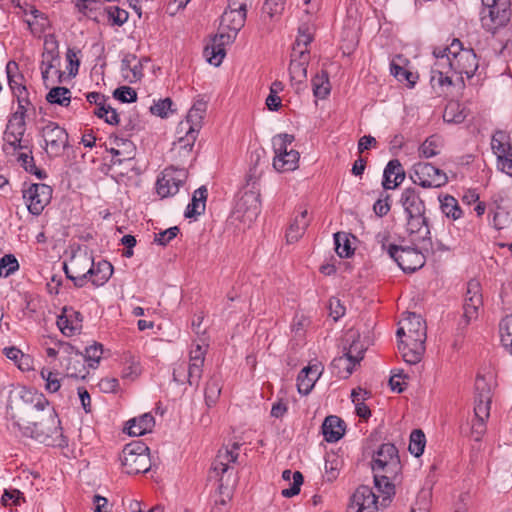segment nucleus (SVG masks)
Here are the masks:
<instances>
[{
	"label": "nucleus",
	"mask_w": 512,
	"mask_h": 512,
	"mask_svg": "<svg viewBox=\"0 0 512 512\" xmlns=\"http://www.w3.org/2000/svg\"><path fill=\"white\" fill-rule=\"evenodd\" d=\"M9 410L8 428L15 434L19 432L22 436L35 439L47 446H68V440L62 433L60 420L53 408H48L46 411L37 414L36 419H24L23 417L16 419V414L11 406Z\"/></svg>",
	"instance_id": "nucleus-1"
},
{
	"label": "nucleus",
	"mask_w": 512,
	"mask_h": 512,
	"mask_svg": "<svg viewBox=\"0 0 512 512\" xmlns=\"http://www.w3.org/2000/svg\"><path fill=\"white\" fill-rule=\"evenodd\" d=\"M400 339L398 350L403 360L410 365L418 364L425 352L427 327L420 315L408 312L396 332Z\"/></svg>",
	"instance_id": "nucleus-2"
},
{
	"label": "nucleus",
	"mask_w": 512,
	"mask_h": 512,
	"mask_svg": "<svg viewBox=\"0 0 512 512\" xmlns=\"http://www.w3.org/2000/svg\"><path fill=\"white\" fill-rule=\"evenodd\" d=\"M206 110L207 102L204 99H197L194 102L186 116V120L178 124V139L173 143L172 151H178L179 155L184 157L190 155L202 126Z\"/></svg>",
	"instance_id": "nucleus-3"
},
{
	"label": "nucleus",
	"mask_w": 512,
	"mask_h": 512,
	"mask_svg": "<svg viewBox=\"0 0 512 512\" xmlns=\"http://www.w3.org/2000/svg\"><path fill=\"white\" fill-rule=\"evenodd\" d=\"M10 406L16 414V419H19V417H23L24 419H36L37 414L50 408L49 402L43 394L26 387H22L18 391V401L15 403V407L9 404L7 406V412L10 411Z\"/></svg>",
	"instance_id": "nucleus-4"
},
{
	"label": "nucleus",
	"mask_w": 512,
	"mask_h": 512,
	"mask_svg": "<svg viewBox=\"0 0 512 512\" xmlns=\"http://www.w3.org/2000/svg\"><path fill=\"white\" fill-rule=\"evenodd\" d=\"M482 4L480 21L486 31L494 33L509 22L511 16L509 0H482Z\"/></svg>",
	"instance_id": "nucleus-5"
},
{
	"label": "nucleus",
	"mask_w": 512,
	"mask_h": 512,
	"mask_svg": "<svg viewBox=\"0 0 512 512\" xmlns=\"http://www.w3.org/2000/svg\"><path fill=\"white\" fill-rule=\"evenodd\" d=\"M149 448L140 441L127 444L121 456L122 465L127 474L146 473L150 470L151 462Z\"/></svg>",
	"instance_id": "nucleus-6"
},
{
	"label": "nucleus",
	"mask_w": 512,
	"mask_h": 512,
	"mask_svg": "<svg viewBox=\"0 0 512 512\" xmlns=\"http://www.w3.org/2000/svg\"><path fill=\"white\" fill-rule=\"evenodd\" d=\"M25 118L20 112H14L9 117L3 136V150L6 154L14 155L17 150L28 149L27 145L22 143L26 131Z\"/></svg>",
	"instance_id": "nucleus-7"
},
{
	"label": "nucleus",
	"mask_w": 512,
	"mask_h": 512,
	"mask_svg": "<svg viewBox=\"0 0 512 512\" xmlns=\"http://www.w3.org/2000/svg\"><path fill=\"white\" fill-rule=\"evenodd\" d=\"M450 54L453 56L454 73L471 78L478 69L477 56L472 49L463 48L459 39H453L449 45Z\"/></svg>",
	"instance_id": "nucleus-8"
},
{
	"label": "nucleus",
	"mask_w": 512,
	"mask_h": 512,
	"mask_svg": "<svg viewBox=\"0 0 512 512\" xmlns=\"http://www.w3.org/2000/svg\"><path fill=\"white\" fill-rule=\"evenodd\" d=\"M411 179L413 183L423 188H439L448 182L445 172L427 162H420L413 166Z\"/></svg>",
	"instance_id": "nucleus-9"
},
{
	"label": "nucleus",
	"mask_w": 512,
	"mask_h": 512,
	"mask_svg": "<svg viewBox=\"0 0 512 512\" xmlns=\"http://www.w3.org/2000/svg\"><path fill=\"white\" fill-rule=\"evenodd\" d=\"M388 255L404 272H415L425 264V256L421 251L412 247H402L390 244Z\"/></svg>",
	"instance_id": "nucleus-10"
},
{
	"label": "nucleus",
	"mask_w": 512,
	"mask_h": 512,
	"mask_svg": "<svg viewBox=\"0 0 512 512\" xmlns=\"http://www.w3.org/2000/svg\"><path fill=\"white\" fill-rule=\"evenodd\" d=\"M42 137L49 157H60L64 150L69 147L67 131L55 122L50 121L42 128Z\"/></svg>",
	"instance_id": "nucleus-11"
},
{
	"label": "nucleus",
	"mask_w": 512,
	"mask_h": 512,
	"mask_svg": "<svg viewBox=\"0 0 512 512\" xmlns=\"http://www.w3.org/2000/svg\"><path fill=\"white\" fill-rule=\"evenodd\" d=\"M187 177L188 171L185 168H176L174 166L165 168L161 173V177L156 182L158 195L162 198L175 195Z\"/></svg>",
	"instance_id": "nucleus-12"
},
{
	"label": "nucleus",
	"mask_w": 512,
	"mask_h": 512,
	"mask_svg": "<svg viewBox=\"0 0 512 512\" xmlns=\"http://www.w3.org/2000/svg\"><path fill=\"white\" fill-rule=\"evenodd\" d=\"M400 467L397 448L391 443L382 444L373 455V472H386L390 475H397Z\"/></svg>",
	"instance_id": "nucleus-13"
},
{
	"label": "nucleus",
	"mask_w": 512,
	"mask_h": 512,
	"mask_svg": "<svg viewBox=\"0 0 512 512\" xmlns=\"http://www.w3.org/2000/svg\"><path fill=\"white\" fill-rule=\"evenodd\" d=\"M22 192L29 212L36 216L42 213L52 197V188L43 183L30 184Z\"/></svg>",
	"instance_id": "nucleus-14"
},
{
	"label": "nucleus",
	"mask_w": 512,
	"mask_h": 512,
	"mask_svg": "<svg viewBox=\"0 0 512 512\" xmlns=\"http://www.w3.org/2000/svg\"><path fill=\"white\" fill-rule=\"evenodd\" d=\"M62 348L64 352L68 354L62 362L66 376L76 379H85L89 372L86 368L83 354L75 350L70 344H63Z\"/></svg>",
	"instance_id": "nucleus-15"
},
{
	"label": "nucleus",
	"mask_w": 512,
	"mask_h": 512,
	"mask_svg": "<svg viewBox=\"0 0 512 512\" xmlns=\"http://www.w3.org/2000/svg\"><path fill=\"white\" fill-rule=\"evenodd\" d=\"M483 305L480 283L476 280H470L467 283V291L464 299L463 317L468 324L471 320L477 319L479 309Z\"/></svg>",
	"instance_id": "nucleus-16"
},
{
	"label": "nucleus",
	"mask_w": 512,
	"mask_h": 512,
	"mask_svg": "<svg viewBox=\"0 0 512 512\" xmlns=\"http://www.w3.org/2000/svg\"><path fill=\"white\" fill-rule=\"evenodd\" d=\"M475 418L488 419L490 415L491 387L484 377L478 376L475 381Z\"/></svg>",
	"instance_id": "nucleus-17"
},
{
	"label": "nucleus",
	"mask_w": 512,
	"mask_h": 512,
	"mask_svg": "<svg viewBox=\"0 0 512 512\" xmlns=\"http://www.w3.org/2000/svg\"><path fill=\"white\" fill-rule=\"evenodd\" d=\"M310 60L309 50H299V52L292 51L291 60L289 65L290 81L296 89H300V85L304 83L307 78V67Z\"/></svg>",
	"instance_id": "nucleus-18"
},
{
	"label": "nucleus",
	"mask_w": 512,
	"mask_h": 512,
	"mask_svg": "<svg viewBox=\"0 0 512 512\" xmlns=\"http://www.w3.org/2000/svg\"><path fill=\"white\" fill-rule=\"evenodd\" d=\"M407 232L415 236V240L422 243V248L428 249L432 246L430 228L425 213L407 216Z\"/></svg>",
	"instance_id": "nucleus-19"
},
{
	"label": "nucleus",
	"mask_w": 512,
	"mask_h": 512,
	"mask_svg": "<svg viewBox=\"0 0 512 512\" xmlns=\"http://www.w3.org/2000/svg\"><path fill=\"white\" fill-rule=\"evenodd\" d=\"M377 497L369 486L362 485L352 496L348 512H376Z\"/></svg>",
	"instance_id": "nucleus-20"
},
{
	"label": "nucleus",
	"mask_w": 512,
	"mask_h": 512,
	"mask_svg": "<svg viewBox=\"0 0 512 512\" xmlns=\"http://www.w3.org/2000/svg\"><path fill=\"white\" fill-rule=\"evenodd\" d=\"M203 364L201 361H189V364L180 363L173 370V380L177 383H184L185 380L190 386L198 387L203 373Z\"/></svg>",
	"instance_id": "nucleus-21"
},
{
	"label": "nucleus",
	"mask_w": 512,
	"mask_h": 512,
	"mask_svg": "<svg viewBox=\"0 0 512 512\" xmlns=\"http://www.w3.org/2000/svg\"><path fill=\"white\" fill-rule=\"evenodd\" d=\"M321 373L322 367L319 364L304 367L297 377L298 392L302 395H308L313 389Z\"/></svg>",
	"instance_id": "nucleus-22"
},
{
	"label": "nucleus",
	"mask_w": 512,
	"mask_h": 512,
	"mask_svg": "<svg viewBox=\"0 0 512 512\" xmlns=\"http://www.w3.org/2000/svg\"><path fill=\"white\" fill-rule=\"evenodd\" d=\"M238 212H243V216L253 221L261 211L259 194L249 191L245 192L237 204Z\"/></svg>",
	"instance_id": "nucleus-23"
},
{
	"label": "nucleus",
	"mask_w": 512,
	"mask_h": 512,
	"mask_svg": "<svg viewBox=\"0 0 512 512\" xmlns=\"http://www.w3.org/2000/svg\"><path fill=\"white\" fill-rule=\"evenodd\" d=\"M400 202L407 216L419 215L425 213L426 207L424 201L420 198L419 193L414 188H406L403 190Z\"/></svg>",
	"instance_id": "nucleus-24"
},
{
	"label": "nucleus",
	"mask_w": 512,
	"mask_h": 512,
	"mask_svg": "<svg viewBox=\"0 0 512 512\" xmlns=\"http://www.w3.org/2000/svg\"><path fill=\"white\" fill-rule=\"evenodd\" d=\"M404 178L405 172L401 163L396 159L390 160L384 169L382 185L386 190L395 189Z\"/></svg>",
	"instance_id": "nucleus-25"
},
{
	"label": "nucleus",
	"mask_w": 512,
	"mask_h": 512,
	"mask_svg": "<svg viewBox=\"0 0 512 512\" xmlns=\"http://www.w3.org/2000/svg\"><path fill=\"white\" fill-rule=\"evenodd\" d=\"M89 281L94 286H102L104 285L113 274V266L110 262L106 260H101L97 263L92 261L91 268H89Z\"/></svg>",
	"instance_id": "nucleus-26"
},
{
	"label": "nucleus",
	"mask_w": 512,
	"mask_h": 512,
	"mask_svg": "<svg viewBox=\"0 0 512 512\" xmlns=\"http://www.w3.org/2000/svg\"><path fill=\"white\" fill-rule=\"evenodd\" d=\"M435 62L431 73H450L454 72L453 56L450 54L449 46L435 47L433 49Z\"/></svg>",
	"instance_id": "nucleus-27"
},
{
	"label": "nucleus",
	"mask_w": 512,
	"mask_h": 512,
	"mask_svg": "<svg viewBox=\"0 0 512 512\" xmlns=\"http://www.w3.org/2000/svg\"><path fill=\"white\" fill-rule=\"evenodd\" d=\"M322 433L328 442H337L345 433V424L338 416L330 415L322 424Z\"/></svg>",
	"instance_id": "nucleus-28"
},
{
	"label": "nucleus",
	"mask_w": 512,
	"mask_h": 512,
	"mask_svg": "<svg viewBox=\"0 0 512 512\" xmlns=\"http://www.w3.org/2000/svg\"><path fill=\"white\" fill-rule=\"evenodd\" d=\"M247 10H225L221 16L220 29L238 34L245 24Z\"/></svg>",
	"instance_id": "nucleus-29"
},
{
	"label": "nucleus",
	"mask_w": 512,
	"mask_h": 512,
	"mask_svg": "<svg viewBox=\"0 0 512 512\" xmlns=\"http://www.w3.org/2000/svg\"><path fill=\"white\" fill-rule=\"evenodd\" d=\"M93 261V257L88 252H78L75 253L71 259L70 263H64L63 269L65 274H87L89 275L88 270L91 268V264Z\"/></svg>",
	"instance_id": "nucleus-30"
},
{
	"label": "nucleus",
	"mask_w": 512,
	"mask_h": 512,
	"mask_svg": "<svg viewBox=\"0 0 512 512\" xmlns=\"http://www.w3.org/2000/svg\"><path fill=\"white\" fill-rule=\"evenodd\" d=\"M155 419L150 413H145L138 418H133L127 422L126 430L131 436H141L150 432L154 427Z\"/></svg>",
	"instance_id": "nucleus-31"
},
{
	"label": "nucleus",
	"mask_w": 512,
	"mask_h": 512,
	"mask_svg": "<svg viewBox=\"0 0 512 512\" xmlns=\"http://www.w3.org/2000/svg\"><path fill=\"white\" fill-rule=\"evenodd\" d=\"M208 190L205 186H201L193 193L191 203L188 204L185 217L194 218L204 213L206 208Z\"/></svg>",
	"instance_id": "nucleus-32"
},
{
	"label": "nucleus",
	"mask_w": 512,
	"mask_h": 512,
	"mask_svg": "<svg viewBox=\"0 0 512 512\" xmlns=\"http://www.w3.org/2000/svg\"><path fill=\"white\" fill-rule=\"evenodd\" d=\"M307 214V210L301 211L290 224L286 232V240L288 243L297 242L304 234L309 225Z\"/></svg>",
	"instance_id": "nucleus-33"
},
{
	"label": "nucleus",
	"mask_w": 512,
	"mask_h": 512,
	"mask_svg": "<svg viewBox=\"0 0 512 512\" xmlns=\"http://www.w3.org/2000/svg\"><path fill=\"white\" fill-rule=\"evenodd\" d=\"M239 447V443H233L230 449L226 448L225 450H220L213 466L214 470L221 474L226 473L229 469V463L236 462Z\"/></svg>",
	"instance_id": "nucleus-34"
},
{
	"label": "nucleus",
	"mask_w": 512,
	"mask_h": 512,
	"mask_svg": "<svg viewBox=\"0 0 512 512\" xmlns=\"http://www.w3.org/2000/svg\"><path fill=\"white\" fill-rule=\"evenodd\" d=\"M81 321V314L73 311L70 314L59 316L57 325L64 335L71 336L80 331Z\"/></svg>",
	"instance_id": "nucleus-35"
},
{
	"label": "nucleus",
	"mask_w": 512,
	"mask_h": 512,
	"mask_svg": "<svg viewBox=\"0 0 512 512\" xmlns=\"http://www.w3.org/2000/svg\"><path fill=\"white\" fill-rule=\"evenodd\" d=\"M300 154L294 149H290L288 153L281 157L275 156L273 167L279 172L293 171L297 168Z\"/></svg>",
	"instance_id": "nucleus-36"
},
{
	"label": "nucleus",
	"mask_w": 512,
	"mask_h": 512,
	"mask_svg": "<svg viewBox=\"0 0 512 512\" xmlns=\"http://www.w3.org/2000/svg\"><path fill=\"white\" fill-rule=\"evenodd\" d=\"M282 479L289 482L290 487L284 488L281 492L283 497L291 498L300 492V487L303 483V475L299 471L292 472L291 470H284Z\"/></svg>",
	"instance_id": "nucleus-37"
},
{
	"label": "nucleus",
	"mask_w": 512,
	"mask_h": 512,
	"mask_svg": "<svg viewBox=\"0 0 512 512\" xmlns=\"http://www.w3.org/2000/svg\"><path fill=\"white\" fill-rule=\"evenodd\" d=\"M465 108L459 102H449L443 112V119L447 123L459 124L466 119Z\"/></svg>",
	"instance_id": "nucleus-38"
},
{
	"label": "nucleus",
	"mask_w": 512,
	"mask_h": 512,
	"mask_svg": "<svg viewBox=\"0 0 512 512\" xmlns=\"http://www.w3.org/2000/svg\"><path fill=\"white\" fill-rule=\"evenodd\" d=\"M491 147L498 156H503L512 151L509 135L502 130L496 131L492 136Z\"/></svg>",
	"instance_id": "nucleus-39"
},
{
	"label": "nucleus",
	"mask_w": 512,
	"mask_h": 512,
	"mask_svg": "<svg viewBox=\"0 0 512 512\" xmlns=\"http://www.w3.org/2000/svg\"><path fill=\"white\" fill-rule=\"evenodd\" d=\"M355 363L344 353L342 356L336 357L331 362V367L336 370V374L340 378H348L354 370Z\"/></svg>",
	"instance_id": "nucleus-40"
},
{
	"label": "nucleus",
	"mask_w": 512,
	"mask_h": 512,
	"mask_svg": "<svg viewBox=\"0 0 512 512\" xmlns=\"http://www.w3.org/2000/svg\"><path fill=\"white\" fill-rule=\"evenodd\" d=\"M313 93L314 96L320 99H324L330 93V83L328 73L321 71L312 79Z\"/></svg>",
	"instance_id": "nucleus-41"
},
{
	"label": "nucleus",
	"mask_w": 512,
	"mask_h": 512,
	"mask_svg": "<svg viewBox=\"0 0 512 512\" xmlns=\"http://www.w3.org/2000/svg\"><path fill=\"white\" fill-rule=\"evenodd\" d=\"M220 378L216 375H213L205 387V403L208 407H212L216 404L220 393H221V384Z\"/></svg>",
	"instance_id": "nucleus-42"
},
{
	"label": "nucleus",
	"mask_w": 512,
	"mask_h": 512,
	"mask_svg": "<svg viewBox=\"0 0 512 512\" xmlns=\"http://www.w3.org/2000/svg\"><path fill=\"white\" fill-rule=\"evenodd\" d=\"M439 200L441 210L447 217L457 220L462 216V210L453 196L445 195Z\"/></svg>",
	"instance_id": "nucleus-43"
},
{
	"label": "nucleus",
	"mask_w": 512,
	"mask_h": 512,
	"mask_svg": "<svg viewBox=\"0 0 512 512\" xmlns=\"http://www.w3.org/2000/svg\"><path fill=\"white\" fill-rule=\"evenodd\" d=\"M76 7L80 13L88 18L97 20L101 13L102 3L98 0H78Z\"/></svg>",
	"instance_id": "nucleus-44"
},
{
	"label": "nucleus",
	"mask_w": 512,
	"mask_h": 512,
	"mask_svg": "<svg viewBox=\"0 0 512 512\" xmlns=\"http://www.w3.org/2000/svg\"><path fill=\"white\" fill-rule=\"evenodd\" d=\"M46 100L50 104L68 106L71 101L70 90L66 87H53L46 95Z\"/></svg>",
	"instance_id": "nucleus-45"
},
{
	"label": "nucleus",
	"mask_w": 512,
	"mask_h": 512,
	"mask_svg": "<svg viewBox=\"0 0 512 512\" xmlns=\"http://www.w3.org/2000/svg\"><path fill=\"white\" fill-rule=\"evenodd\" d=\"M425 435L422 430L415 429L411 432L409 451L415 457H419L423 454L425 448Z\"/></svg>",
	"instance_id": "nucleus-46"
},
{
	"label": "nucleus",
	"mask_w": 512,
	"mask_h": 512,
	"mask_svg": "<svg viewBox=\"0 0 512 512\" xmlns=\"http://www.w3.org/2000/svg\"><path fill=\"white\" fill-rule=\"evenodd\" d=\"M430 83L438 94H443L452 86V77L450 73H431Z\"/></svg>",
	"instance_id": "nucleus-47"
},
{
	"label": "nucleus",
	"mask_w": 512,
	"mask_h": 512,
	"mask_svg": "<svg viewBox=\"0 0 512 512\" xmlns=\"http://www.w3.org/2000/svg\"><path fill=\"white\" fill-rule=\"evenodd\" d=\"M20 90L16 92L17 99V110L15 112H20L21 115L26 117L30 112L35 113V107L29 99V93L27 88H19Z\"/></svg>",
	"instance_id": "nucleus-48"
},
{
	"label": "nucleus",
	"mask_w": 512,
	"mask_h": 512,
	"mask_svg": "<svg viewBox=\"0 0 512 512\" xmlns=\"http://www.w3.org/2000/svg\"><path fill=\"white\" fill-rule=\"evenodd\" d=\"M204 54L208 62L217 67L222 63L226 51L225 48L221 47V44H216L212 41L211 45L205 47Z\"/></svg>",
	"instance_id": "nucleus-49"
},
{
	"label": "nucleus",
	"mask_w": 512,
	"mask_h": 512,
	"mask_svg": "<svg viewBox=\"0 0 512 512\" xmlns=\"http://www.w3.org/2000/svg\"><path fill=\"white\" fill-rule=\"evenodd\" d=\"M500 336L503 346L512 354V315L506 316L500 322Z\"/></svg>",
	"instance_id": "nucleus-50"
},
{
	"label": "nucleus",
	"mask_w": 512,
	"mask_h": 512,
	"mask_svg": "<svg viewBox=\"0 0 512 512\" xmlns=\"http://www.w3.org/2000/svg\"><path fill=\"white\" fill-rule=\"evenodd\" d=\"M396 475H390L386 472H374V483L375 487L379 492L389 496L394 493V486L390 483V479L395 477Z\"/></svg>",
	"instance_id": "nucleus-51"
},
{
	"label": "nucleus",
	"mask_w": 512,
	"mask_h": 512,
	"mask_svg": "<svg viewBox=\"0 0 512 512\" xmlns=\"http://www.w3.org/2000/svg\"><path fill=\"white\" fill-rule=\"evenodd\" d=\"M335 250L341 258H347L353 254L350 242L345 233L337 232L334 234Z\"/></svg>",
	"instance_id": "nucleus-52"
},
{
	"label": "nucleus",
	"mask_w": 512,
	"mask_h": 512,
	"mask_svg": "<svg viewBox=\"0 0 512 512\" xmlns=\"http://www.w3.org/2000/svg\"><path fill=\"white\" fill-rule=\"evenodd\" d=\"M494 202L496 203V210L493 214L492 224L494 228L501 230L510 224L511 218L509 212L498 204L497 199H495Z\"/></svg>",
	"instance_id": "nucleus-53"
},
{
	"label": "nucleus",
	"mask_w": 512,
	"mask_h": 512,
	"mask_svg": "<svg viewBox=\"0 0 512 512\" xmlns=\"http://www.w3.org/2000/svg\"><path fill=\"white\" fill-rule=\"evenodd\" d=\"M298 36L293 45L292 51L299 52V50L307 49V46L312 42L313 36L310 32V29L306 25H302L299 27Z\"/></svg>",
	"instance_id": "nucleus-54"
},
{
	"label": "nucleus",
	"mask_w": 512,
	"mask_h": 512,
	"mask_svg": "<svg viewBox=\"0 0 512 512\" xmlns=\"http://www.w3.org/2000/svg\"><path fill=\"white\" fill-rule=\"evenodd\" d=\"M102 355V346L100 344H95L89 346L85 349L84 361L88 363L90 368H95L99 363Z\"/></svg>",
	"instance_id": "nucleus-55"
},
{
	"label": "nucleus",
	"mask_w": 512,
	"mask_h": 512,
	"mask_svg": "<svg viewBox=\"0 0 512 512\" xmlns=\"http://www.w3.org/2000/svg\"><path fill=\"white\" fill-rule=\"evenodd\" d=\"M173 102L170 98H165L162 100H159L154 105L150 107V111L152 114L159 116L161 118L168 117V114L170 112H173Z\"/></svg>",
	"instance_id": "nucleus-56"
},
{
	"label": "nucleus",
	"mask_w": 512,
	"mask_h": 512,
	"mask_svg": "<svg viewBox=\"0 0 512 512\" xmlns=\"http://www.w3.org/2000/svg\"><path fill=\"white\" fill-rule=\"evenodd\" d=\"M113 97L122 103H132L137 100V93L129 86H121L114 90Z\"/></svg>",
	"instance_id": "nucleus-57"
},
{
	"label": "nucleus",
	"mask_w": 512,
	"mask_h": 512,
	"mask_svg": "<svg viewBox=\"0 0 512 512\" xmlns=\"http://www.w3.org/2000/svg\"><path fill=\"white\" fill-rule=\"evenodd\" d=\"M19 267L17 259L9 254L0 259V276H9Z\"/></svg>",
	"instance_id": "nucleus-58"
},
{
	"label": "nucleus",
	"mask_w": 512,
	"mask_h": 512,
	"mask_svg": "<svg viewBox=\"0 0 512 512\" xmlns=\"http://www.w3.org/2000/svg\"><path fill=\"white\" fill-rule=\"evenodd\" d=\"M362 394V389H354L351 393L352 402L355 405L356 414L363 419H367L370 415V409L363 402H360L359 396Z\"/></svg>",
	"instance_id": "nucleus-59"
},
{
	"label": "nucleus",
	"mask_w": 512,
	"mask_h": 512,
	"mask_svg": "<svg viewBox=\"0 0 512 512\" xmlns=\"http://www.w3.org/2000/svg\"><path fill=\"white\" fill-rule=\"evenodd\" d=\"M60 63V57H54L52 55H42L41 62V74L44 83H47L49 78V72Z\"/></svg>",
	"instance_id": "nucleus-60"
},
{
	"label": "nucleus",
	"mask_w": 512,
	"mask_h": 512,
	"mask_svg": "<svg viewBox=\"0 0 512 512\" xmlns=\"http://www.w3.org/2000/svg\"><path fill=\"white\" fill-rule=\"evenodd\" d=\"M24 501L23 494L19 490H5L1 502L3 506H19Z\"/></svg>",
	"instance_id": "nucleus-61"
},
{
	"label": "nucleus",
	"mask_w": 512,
	"mask_h": 512,
	"mask_svg": "<svg viewBox=\"0 0 512 512\" xmlns=\"http://www.w3.org/2000/svg\"><path fill=\"white\" fill-rule=\"evenodd\" d=\"M430 497L431 492L429 490H422L415 503V506L412 507L411 512H429L430 510Z\"/></svg>",
	"instance_id": "nucleus-62"
},
{
	"label": "nucleus",
	"mask_w": 512,
	"mask_h": 512,
	"mask_svg": "<svg viewBox=\"0 0 512 512\" xmlns=\"http://www.w3.org/2000/svg\"><path fill=\"white\" fill-rule=\"evenodd\" d=\"M179 231L180 230L177 226L170 227L164 231L156 233L154 241L161 246H166L178 235Z\"/></svg>",
	"instance_id": "nucleus-63"
},
{
	"label": "nucleus",
	"mask_w": 512,
	"mask_h": 512,
	"mask_svg": "<svg viewBox=\"0 0 512 512\" xmlns=\"http://www.w3.org/2000/svg\"><path fill=\"white\" fill-rule=\"evenodd\" d=\"M390 71H391V74L394 77H396L398 80H400V81L406 80L411 86L414 85L415 76L412 72L404 69L403 67H401L395 63H391Z\"/></svg>",
	"instance_id": "nucleus-64"
}]
</instances>
